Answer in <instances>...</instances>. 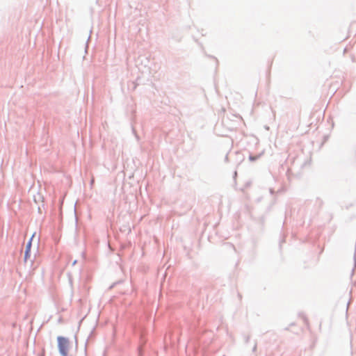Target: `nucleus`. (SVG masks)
I'll return each mask as SVG.
<instances>
[{
    "label": "nucleus",
    "instance_id": "nucleus-3",
    "mask_svg": "<svg viewBox=\"0 0 356 356\" xmlns=\"http://www.w3.org/2000/svg\"><path fill=\"white\" fill-rule=\"evenodd\" d=\"M296 324L299 325H304L307 328L309 329V321L307 318L305 317H300L298 321H297Z\"/></svg>",
    "mask_w": 356,
    "mask_h": 356
},
{
    "label": "nucleus",
    "instance_id": "nucleus-5",
    "mask_svg": "<svg viewBox=\"0 0 356 356\" xmlns=\"http://www.w3.org/2000/svg\"><path fill=\"white\" fill-rule=\"evenodd\" d=\"M318 326H319L318 329L321 330V322H318Z\"/></svg>",
    "mask_w": 356,
    "mask_h": 356
},
{
    "label": "nucleus",
    "instance_id": "nucleus-1",
    "mask_svg": "<svg viewBox=\"0 0 356 356\" xmlns=\"http://www.w3.org/2000/svg\"><path fill=\"white\" fill-rule=\"evenodd\" d=\"M57 340L59 352L63 356L74 353L76 346L70 343L68 339L63 337H58Z\"/></svg>",
    "mask_w": 356,
    "mask_h": 356
},
{
    "label": "nucleus",
    "instance_id": "nucleus-2",
    "mask_svg": "<svg viewBox=\"0 0 356 356\" xmlns=\"http://www.w3.org/2000/svg\"><path fill=\"white\" fill-rule=\"evenodd\" d=\"M33 236H33L31 237V238L29 240V241L26 244V251H25V256H24L26 260L30 257V252H31V248L32 239H33Z\"/></svg>",
    "mask_w": 356,
    "mask_h": 356
},
{
    "label": "nucleus",
    "instance_id": "nucleus-4",
    "mask_svg": "<svg viewBox=\"0 0 356 356\" xmlns=\"http://www.w3.org/2000/svg\"><path fill=\"white\" fill-rule=\"evenodd\" d=\"M259 158V156H250L249 157V159L251 161H254L255 160H257V159Z\"/></svg>",
    "mask_w": 356,
    "mask_h": 356
}]
</instances>
